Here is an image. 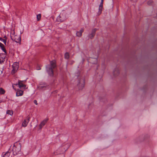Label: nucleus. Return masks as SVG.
<instances>
[{
    "label": "nucleus",
    "instance_id": "1",
    "mask_svg": "<svg viewBox=\"0 0 157 157\" xmlns=\"http://www.w3.org/2000/svg\"><path fill=\"white\" fill-rule=\"evenodd\" d=\"M56 67V62L55 60H53L50 62V65L46 66V68L47 71L49 75L51 76L53 75V68H55Z\"/></svg>",
    "mask_w": 157,
    "mask_h": 157
},
{
    "label": "nucleus",
    "instance_id": "2",
    "mask_svg": "<svg viewBox=\"0 0 157 157\" xmlns=\"http://www.w3.org/2000/svg\"><path fill=\"white\" fill-rule=\"evenodd\" d=\"M21 146L20 143L16 142L15 143L13 148V153L14 155H16L20 152Z\"/></svg>",
    "mask_w": 157,
    "mask_h": 157
},
{
    "label": "nucleus",
    "instance_id": "3",
    "mask_svg": "<svg viewBox=\"0 0 157 157\" xmlns=\"http://www.w3.org/2000/svg\"><path fill=\"white\" fill-rule=\"evenodd\" d=\"M66 14L64 12L60 13L59 15L57 18L56 20L58 22H62L66 20L67 19Z\"/></svg>",
    "mask_w": 157,
    "mask_h": 157
},
{
    "label": "nucleus",
    "instance_id": "4",
    "mask_svg": "<svg viewBox=\"0 0 157 157\" xmlns=\"http://www.w3.org/2000/svg\"><path fill=\"white\" fill-rule=\"evenodd\" d=\"M24 81H19L18 83L14 84L13 85V88L15 89L14 87L15 86H18L20 88H23V89H27L26 86L24 84Z\"/></svg>",
    "mask_w": 157,
    "mask_h": 157
},
{
    "label": "nucleus",
    "instance_id": "5",
    "mask_svg": "<svg viewBox=\"0 0 157 157\" xmlns=\"http://www.w3.org/2000/svg\"><path fill=\"white\" fill-rule=\"evenodd\" d=\"M85 85V80L83 78H81L78 80L77 84L78 88L79 90H82L84 87Z\"/></svg>",
    "mask_w": 157,
    "mask_h": 157
},
{
    "label": "nucleus",
    "instance_id": "6",
    "mask_svg": "<svg viewBox=\"0 0 157 157\" xmlns=\"http://www.w3.org/2000/svg\"><path fill=\"white\" fill-rule=\"evenodd\" d=\"M11 39L13 40L15 42L20 43L21 41V38L20 36L14 35H14H13V34H12V35L11 36Z\"/></svg>",
    "mask_w": 157,
    "mask_h": 157
},
{
    "label": "nucleus",
    "instance_id": "7",
    "mask_svg": "<svg viewBox=\"0 0 157 157\" xmlns=\"http://www.w3.org/2000/svg\"><path fill=\"white\" fill-rule=\"evenodd\" d=\"M12 67L13 70L12 71V74H14L18 69L19 67L18 63L17 62L14 63L12 65Z\"/></svg>",
    "mask_w": 157,
    "mask_h": 157
},
{
    "label": "nucleus",
    "instance_id": "8",
    "mask_svg": "<svg viewBox=\"0 0 157 157\" xmlns=\"http://www.w3.org/2000/svg\"><path fill=\"white\" fill-rule=\"evenodd\" d=\"M48 119L46 118L43 120L39 125V129H41L42 127L48 121Z\"/></svg>",
    "mask_w": 157,
    "mask_h": 157
},
{
    "label": "nucleus",
    "instance_id": "9",
    "mask_svg": "<svg viewBox=\"0 0 157 157\" xmlns=\"http://www.w3.org/2000/svg\"><path fill=\"white\" fill-rule=\"evenodd\" d=\"M48 85L45 83H43V84H40L38 86V88L40 90H45L47 87Z\"/></svg>",
    "mask_w": 157,
    "mask_h": 157
},
{
    "label": "nucleus",
    "instance_id": "10",
    "mask_svg": "<svg viewBox=\"0 0 157 157\" xmlns=\"http://www.w3.org/2000/svg\"><path fill=\"white\" fill-rule=\"evenodd\" d=\"M103 1L104 0H101V2L99 6L98 11V14L99 15H100L103 9Z\"/></svg>",
    "mask_w": 157,
    "mask_h": 157
},
{
    "label": "nucleus",
    "instance_id": "11",
    "mask_svg": "<svg viewBox=\"0 0 157 157\" xmlns=\"http://www.w3.org/2000/svg\"><path fill=\"white\" fill-rule=\"evenodd\" d=\"M6 52L3 54H0V63H2L5 61V58L6 57Z\"/></svg>",
    "mask_w": 157,
    "mask_h": 157
},
{
    "label": "nucleus",
    "instance_id": "12",
    "mask_svg": "<svg viewBox=\"0 0 157 157\" xmlns=\"http://www.w3.org/2000/svg\"><path fill=\"white\" fill-rule=\"evenodd\" d=\"M97 30V29H94L92 30L91 33L88 36L90 38L92 39L94 37L95 35V32Z\"/></svg>",
    "mask_w": 157,
    "mask_h": 157
},
{
    "label": "nucleus",
    "instance_id": "13",
    "mask_svg": "<svg viewBox=\"0 0 157 157\" xmlns=\"http://www.w3.org/2000/svg\"><path fill=\"white\" fill-rule=\"evenodd\" d=\"M29 121V118H28L27 119L24 120L22 124V126L25 127L27 126L28 122Z\"/></svg>",
    "mask_w": 157,
    "mask_h": 157
},
{
    "label": "nucleus",
    "instance_id": "14",
    "mask_svg": "<svg viewBox=\"0 0 157 157\" xmlns=\"http://www.w3.org/2000/svg\"><path fill=\"white\" fill-rule=\"evenodd\" d=\"M23 91L18 89L17 90L16 93V96H21L23 95Z\"/></svg>",
    "mask_w": 157,
    "mask_h": 157
},
{
    "label": "nucleus",
    "instance_id": "15",
    "mask_svg": "<svg viewBox=\"0 0 157 157\" xmlns=\"http://www.w3.org/2000/svg\"><path fill=\"white\" fill-rule=\"evenodd\" d=\"M10 155V152L9 151L5 152H3L2 153V157H9Z\"/></svg>",
    "mask_w": 157,
    "mask_h": 157
},
{
    "label": "nucleus",
    "instance_id": "16",
    "mask_svg": "<svg viewBox=\"0 0 157 157\" xmlns=\"http://www.w3.org/2000/svg\"><path fill=\"white\" fill-rule=\"evenodd\" d=\"M84 29H82L79 31L77 32L76 34V36L79 37H81L82 35V33L84 31Z\"/></svg>",
    "mask_w": 157,
    "mask_h": 157
},
{
    "label": "nucleus",
    "instance_id": "17",
    "mask_svg": "<svg viewBox=\"0 0 157 157\" xmlns=\"http://www.w3.org/2000/svg\"><path fill=\"white\" fill-rule=\"evenodd\" d=\"M0 47L1 48L2 50L5 53H6V50L4 47V45L1 43H0Z\"/></svg>",
    "mask_w": 157,
    "mask_h": 157
},
{
    "label": "nucleus",
    "instance_id": "18",
    "mask_svg": "<svg viewBox=\"0 0 157 157\" xmlns=\"http://www.w3.org/2000/svg\"><path fill=\"white\" fill-rule=\"evenodd\" d=\"M6 113L10 115H12L13 113V111L12 110H8L7 111Z\"/></svg>",
    "mask_w": 157,
    "mask_h": 157
},
{
    "label": "nucleus",
    "instance_id": "19",
    "mask_svg": "<svg viewBox=\"0 0 157 157\" xmlns=\"http://www.w3.org/2000/svg\"><path fill=\"white\" fill-rule=\"evenodd\" d=\"M37 20L38 21H39L41 18V14H39L36 16Z\"/></svg>",
    "mask_w": 157,
    "mask_h": 157
},
{
    "label": "nucleus",
    "instance_id": "20",
    "mask_svg": "<svg viewBox=\"0 0 157 157\" xmlns=\"http://www.w3.org/2000/svg\"><path fill=\"white\" fill-rule=\"evenodd\" d=\"M65 58L66 59H68L69 58V55L68 53L66 52L64 55Z\"/></svg>",
    "mask_w": 157,
    "mask_h": 157
},
{
    "label": "nucleus",
    "instance_id": "21",
    "mask_svg": "<svg viewBox=\"0 0 157 157\" xmlns=\"http://www.w3.org/2000/svg\"><path fill=\"white\" fill-rule=\"evenodd\" d=\"M5 91L2 88H0V94H4Z\"/></svg>",
    "mask_w": 157,
    "mask_h": 157
},
{
    "label": "nucleus",
    "instance_id": "22",
    "mask_svg": "<svg viewBox=\"0 0 157 157\" xmlns=\"http://www.w3.org/2000/svg\"><path fill=\"white\" fill-rule=\"evenodd\" d=\"M0 40L3 42L5 45L6 44V39H4L0 37Z\"/></svg>",
    "mask_w": 157,
    "mask_h": 157
},
{
    "label": "nucleus",
    "instance_id": "23",
    "mask_svg": "<svg viewBox=\"0 0 157 157\" xmlns=\"http://www.w3.org/2000/svg\"><path fill=\"white\" fill-rule=\"evenodd\" d=\"M93 61H94L93 62H92L93 64H95L97 63V60L96 58L92 59Z\"/></svg>",
    "mask_w": 157,
    "mask_h": 157
},
{
    "label": "nucleus",
    "instance_id": "24",
    "mask_svg": "<svg viewBox=\"0 0 157 157\" xmlns=\"http://www.w3.org/2000/svg\"><path fill=\"white\" fill-rule=\"evenodd\" d=\"M33 102L34 103H35L36 105H37L38 104L37 103V101L36 100H34Z\"/></svg>",
    "mask_w": 157,
    "mask_h": 157
},
{
    "label": "nucleus",
    "instance_id": "25",
    "mask_svg": "<svg viewBox=\"0 0 157 157\" xmlns=\"http://www.w3.org/2000/svg\"><path fill=\"white\" fill-rule=\"evenodd\" d=\"M116 72H117L118 73V70L117 69V70H116L115 71H114V75H115Z\"/></svg>",
    "mask_w": 157,
    "mask_h": 157
},
{
    "label": "nucleus",
    "instance_id": "26",
    "mask_svg": "<svg viewBox=\"0 0 157 157\" xmlns=\"http://www.w3.org/2000/svg\"><path fill=\"white\" fill-rule=\"evenodd\" d=\"M36 69H37V70H40V69H41V68H40V67H36Z\"/></svg>",
    "mask_w": 157,
    "mask_h": 157
},
{
    "label": "nucleus",
    "instance_id": "27",
    "mask_svg": "<svg viewBox=\"0 0 157 157\" xmlns=\"http://www.w3.org/2000/svg\"><path fill=\"white\" fill-rule=\"evenodd\" d=\"M4 38H5V39H6H6H7V37H6V36H4Z\"/></svg>",
    "mask_w": 157,
    "mask_h": 157
}]
</instances>
